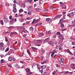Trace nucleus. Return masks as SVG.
Listing matches in <instances>:
<instances>
[{
    "instance_id": "9b49d317",
    "label": "nucleus",
    "mask_w": 75,
    "mask_h": 75,
    "mask_svg": "<svg viewBox=\"0 0 75 75\" xmlns=\"http://www.w3.org/2000/svg\"><path fill=\"white\" fill-rule=\"evenodd\" d=\"M13 13H16L17 11V9L16 8H13Z\"/></svg>"
},
{
    "instance_id": "7c9ffc66",
    "label": "nucleus",
    "mask_w": 75,
    "mask_h": 75,
    "mask_svg": "<svg viewBox=\"0 0 75 75\" xmlns=\"http://www.w3.org/2000/svg\"><path fill=\"white\" fill-rule=\"evenodd\" d=\"M10 33V31H8L7 32H5L4 33V34H8V33Z\"/></svg>"
},
{
    "instance_id": "c03bdc74",
    "label": "nucleus",
    "mask_w": 75,
    "mask_h": 75,
    "mask_svg": "<svg viewBox=\"0 0 75 75\" xmlns=\"http://www.w3.org/2000/svg\"><path fill=\"white\" fill-rule=\"evenodd\" d=\"M8 67H9V68H12V66L10 64H8Z\"/></svg>"
},
{
    "instance_id": "423d86ee",
    "label": "nucleus",
    "mask_w": 75,
    "mask_h": 75,
    "mask_svg": "<svg viewBox=\"0 0 75 75\" xmlns=\"http://www.w3.org/2000/svg\"><path fill=\"white\" fill-rule=\"evenodd\" d=\"M46 21H47V22H52L51 18H46Z\"/></svg>"
},
{
    "instance_id": "58836bf2",
    "label": "nucleus",
    "mask_w": 75,
    "mask_h": 75,
    "mask_svg": "<svg viewBox=\"0 0 75 75\" xmlns=\"http://www.w3.org/2000/svg\"><path fill=\"white\" fill-rule=\"evenodd\" d=\"M23 9H21L19 11V13H21V12H23Z\"/></svg>"
},
{
    "instance_id": "8fccbe9b",
    "label": "nucleus",
    "mask_w": 75,
    "mask_h": 75,
    "mask_svg": "<svg viewBox=\"0 0 75 75\" xmlns=\"http://www.w3.org/2000/svg\"><path fill=\"white\" fill-rule=\"evenodd\" d=\"M12 18H13V16H9V19L10 20H11Z\"/></svg>"
},
{
    "instance_id": "0e129e2a",
    "label": "nucleus",
    "mask_w": 75,
    "mask_h": 75,
    "mask_svg": "<svg viewBox=\"0 0 75 75\" xmlns=\"http://www.w3.org/2000/svg\"><path fill=\"white\" fill-rule=\"evenodd\" d=\"M74 59V57H71V58H70L71 59Z\"/></svg>"
},
{
    "instance_id": "4be33fe9",
    "label": "nucleus",
    "mask_w": 75,
    "mask_h": 75,
    "mask_svg": "<svg viewBox=\"0 0 75 75\" xmlns=\"http://www.w3.org/2000/svg\"><path fill=\"white\" fill-rule=\"evenodd\" d=\"M13 8H16V7L17 6L16 5V4H13Z\"/></svg>"
},
{
    "instance_id": "4468645a",
    "label": "nucleus",
    "mask_w": 75,
    "mask_h": 75,
    "mask_svg": "<svg viewBox=\"0 0 75 75\" xmlns=\"http://www.w3.org/2000/svg\"><path fill=\"white\" fill-rule=\"evenodd\" d=\"M14 52V50L12 49H10L9 52V54H12V53H13Z\"/></svg>"
},
{
    "instance_id": "9d476101",
    "label": "nucleus",
    "mask_w": 75,
    "mask_h": 75,
    "mask_svg": "<svg viewBox=\"0 0 75 75\" xmlns=\"http://www.w3.org/2000/svg\"><path fill=\"white\" fill-rule=\"evenodd\" d=\"M13 58H12V57L11 56H10L8 57V60L9 61H10V62H11L13 60Z\"/></svg>"
},
{
    "instance_id": "13d9d810",
    "label": "nucleus",
    "mask_w": 75,
    "mask_h": 75,
    "mask_svg": "<svg viewBox=\"0 0 75 75\" xmlns=\"http://www.w3.org/2000/svg\"><path fill=\"white\" fill-rule=\"evenodd\" d=\"M56 37H57V36L55 35H54L53 36V38H56Z\"/></svg>"
},
{
    "instance_id": "c9c22d12",
    "label": "nucleus",
    "mask_w": 75,
    "mask_h": 75,
    "mask_svg": "<svg viewBox=\"0 0 75 75\" xmlns=\"http://www.w3.org/2000/svg\"><path fill=\"white\" fill-rule=\"evenodd\" d=\"M20 29H21L22 30H25V28L24 27H20Z\"/></svg>"
},
{
    "instance_id": "39448f33",
    "label": "nucleus",
    "mask_w": 75,
    "mask_h": 75,
    "mask_svg": "<svg viewBox=\"0 0 75 75\" xmlns=\"http://www.w3.org/2000/svg\"><path fill=\"white\" fill-rule=\"evenodd\" d=\"M64 52H67V53H69V54H70L71 55L72 54V52H71V51H69V50L68 49L67 50L66 49H64Z\"/></svg>"
},
{
    "instance_id": "f3484780",
    "label": "nucleus",
    "mask_w": 75,
    "mask_h": 75,
    "mask_svg": "<svg viewBox=\"0 0 75 75\" xmlns=\"http://www.w3.org/2000/svg\"><path fill=\"white\" fill-rule=\"evenodd\" d=\"M30 22H29L27 21L25 23L23 24V25H27Z\"/></svg>"
},
{
    "instance_id": "338daca9",
    "label": "nucleus",
    "mask_w": 75,
    "mask_h": 75,
    "mask_svg": "<svg viewBox=\"0 0 75 75\" xmlns=\"http://www.w3.org/2000/svg\"><path fill=\"white\" fill-rule=\"evenodd\" d=\"M19 32L20 33H23V31H22V30H19Z\"/></svg>"
},
{
    "instance_id": "a19ab883",
    "label": "nucleus",
    "mask_w": 75,
    "mask_h": 75,
    "mask_svg": "<svg viewBox=\"0 0 75 75\" xmlns=\"http://www.w3.org/2000/svg\"><path fill=\"white\" fill-rule=\"evenodd\" d=\"M60 34H61V33H60L59 32H57V33L56 35H60Z\"/></svg>"
},
{
    "instance_id": "37998d69",
    "label": "nucleus",
    "mask_w": 75,
    "mask_h": 75,
    "mask_svg": "<svg viewBox=\"0 0 75 75\" xmlns=\"http://www.w3.org/2000/svg\"><path fill=\"white\" fill-rule=\"evenodd\" d=\"M9 4L8 3H6L5 4V6H7L8 7L9 6Z\"/></svg>"
},
{
    "instance_id": "09e8293b",
    "label": "nucleus",
    "mask_w": 75,
    "mask_h": 75,
    "mask_svg": "<svg viewBox=\"0 0 75 75\" xmlns=\"http://www.w3.org/2000/svg\"><path fill=\"white\" fill-rule=\"evenodd\" d=\"M33 1V0H28V2H29V3H31Z\"/></svg>"
},
{
    "instance_id": "cd10ccee",
    "label": "nucleus",
    "mask_w": 75,
    "mask_h": 75,
    "mask_svg": "<svg viewBox=\"0 0 75 75\" xmlns=\"http://www.w3.org/2000/svg\"><path fill=\"white\" fill-rule=\"evenodd\" d=\"M8 28L9 29V30H12L13 28V26H11L10 27H8Z\"/></svg>"
},
{
    "instance_id": "ddd939ff",
    "label": "nucleus",
    "mask_w": 75,
    "mask_h": 75,
    "mask_svg": "<svg viewBox=\"0 0 75 75\" xmlns=\"http://www.w3.org/2000/svg\"><path fill=\"white\" fill-rule=\"evenodd\" d=\"M55 52H57L56 51H53V52H52L51 55V57H53L54 56V54H55Z\"/></svg>"
},
{
    "instance_id": "49530a36",
    "label": "nucleus",
    "mask_w": 75,
    "mask_h": 75,
    "mask_svg": "<svg viewBox=\"0 0 75 75\" xmlns=\"http://www.w3.org/2000/svg\"><path fill=\"white\" fill-rule=\"evenodd\" d=\"M71 44L72 45H75V42H72Z\"/></svg>"
},
{
    "instance_id": "c85d7f7f",
    "label": "nucleus",
    "mask_w": 75,
    "mask_h": 75,
    "mask_svg": "<svg viewBox=\"0 0 75 75\" xmlns=\"http://www.w3.org/2000/svg\"><path fill=\"white\" fill-rule=\"evenodd\" d=\"M42 23H40L38 24H37L36 25H35V27L38 26V25H41V24H42Z\"/></svg>"
},
{
    "instance_id": "de8ad7c7",
    "label": "nucleus",
    "mask_w": 75,
    "mask_h": 75,
    "mask_svg": "<svg viewBox=\"0 0 75 75\" xmlns=\"http://www.w3.org/2000/svg\"><path fill=\"white\" fill-rule=\"evenodd\" d=\"M12 61H13V62H14L16 61V58L14 57H13L12 58Z\"/></svg>"
},
{
    "instance_id": "bf43d9fd",
    "label": "nucleus",
    "mask_w": 75,
    "mask_h": 75,
    "mask_svg": "<svg viewBox=\"0 0 75 75\" xmlns=\"http://www.w3.org/2000/svg\"><path fill=\"white\" fill-rule=\"evenodd\" d=\"M13 2L14 3H17V1H16L14 0L13 1Z\"/></svg>"
},
{
    "instance_id": "79ce46f5",
    "label": "nucleus",
    "mask_w": 75,
    "mask_h": 75,
    "mask_svg": "<svg viewBox=\"0 0 75 75\" xmlns=\"http://www.w3.org/2000/svg\"><path fill=\"white\" fill-rule=\"evenodd\" d=\"M9 50V48L8 47L5 50V52H7Z\"/></svg>"
},
{
    "instance_id": "6e6552de",
    "label": "nucleus",
    "mask_w": 75,
    "mask_h": 75,
    "mask_svg": "<svg viewBox=\"0 0 75 75\" xmlns=\"http://www.w3.org/2000/svg\"><path fill=\"white\" fill-rule=\"evenodd\" d=\"M39 21V19H37V20H35V19L33 20V22L32 23V24H34V23H36L37 22H38Z\"/></svg>"
},
{
    "instance_id": "052dcab7",
    "label": "nucleus",
    "mask_w": 75,
    "mask_h": 75,
    "mask_svg": "<svg viewBox=\"0 0 75 75\" xmlns=\"http://www.w3.org/2000/svg\"><path fill=\"white\" fill-rule=\"evenodd\" d=\"M5 40L6 42H7L8 41V39H7V38H6V37H5Z\"/></svg>"
},
{
    "instance_id": "a18cd8bd",
    "label": "nucleus",
    "mask_w": 75,
    "mask_h": 75,
    "mask_svg": "<svg viewBox=\"0 0 75 75\" xmlns=\"http://www.w3.org/2000/svg\"><path fill=\"white\" fill-rule=\"evenodd\" d=\"M15 67L16 68H18L20 67V66L18 65H16Z\"/></svg>"
},
{
    "instance_id": "6e6d98bb",
    "label": "nucleus",
    "mask_w": 75,
    "mask_h": 75,
    "mask_svg": "<svg viewBox=\"0 0 75 75\" xmlns=\"http://www.w3.org/2000/svg\"><path fill=\"white\" fill-rule=\"evenodd\" d=\"M33 74V72H29L28 74V75H30V74Z\"/></svg>"
},
{
    "instance_id": "7ed1b4c3",
    "label": "nucleus",
    "mask_w": 75,
    "mask_h": 75,
    "mask_svg": "<svg viewBox=\"0 0 75 75\" xmlns=\"http://www.w3.org/2000/svg\"><path fill=\"white\" fill-rule=\"evenodd\" d=\"M59 38L60 40H62V41H63L64 40V35H60L58 37Z\"/></svg>"
},
{
    "instance_id": "b1692460",
    "label": "nucleus",
    "mask_w": 75,
    "mask_h": 75,
    "mask_svg": "<svg viewBox=\"0 0 75 75\" xmlns=\"http://www.w3.org/2000/svg\"><path fill=\"white\" fill-rule=\"evenodd\" d=\"M32 11H33L32 10V9H31L30 10V11H29L28 12V14H29V15H31V13Z\"/></svg>"
},
{
    "instance_id": "f257e3e1",
    "label": "nucleus",
    "mask_w": 75,
    "mask_h": 75,
    "mask_svg": "<svg viewBox=\"0 0 75 75\" xmlns=\"http://www.w3.org/2000/svg\"><path fill=\"white\" fill-rule=\"evenodd\" d=\"M14 21L16 22L17 21V19L14 18H12V19L9 21V23L11 25H13V22H14Z\"/></svg>"
},
{
    "instance_id": "4d7b16f0",
    "label": "nucleus",
    "mask_w": 75,
    "mask_h": 75,
    "mask_svg": "<svg viewBox=\"0 0 75 75\" xmlns=\"http://www.w3.org/2000/svg\"><path fill=\"white\" fill-rule=\"evenodd\" d=\"M64 62H61V65H63L64 64Z\"/></svg>"
},
{
    "instance_id": "f704fd0d",
    "label": "nucleus",
    "mask_w": 75,
    "mask_h": 75,
    "mask_svg": "<svg viewBox=\"0 0 75 75\" xmlns=\"http://www.w3.org/2000/svg\"><path fill=\"white\" fill-rule=\"evenodd\" d=\"M71 14L69 13H68L67 15V16L68 17H69V18H71Z\"/></svg>"
},
{
    "instance_id": "e433bc0d",
    "label": "nucleus",
    "mask_w": 75,
    "mask_h": 75,
    "mask_svg": "<svg viewBox=\"0 0 75 75\" xmlns=\"http://www.w3.org/2000/svg\"><path fill=\"white\" fill-rule=\"evenodd\" d=\"M27 52H28L29 55H30V54H31V53H30V51H29V50H28V49H27Z\"/></svg>"
},
{
    "instance_id": "dca6fc26",
    "label": "nucleus",
    "mask_w": 75,
    "mask_h": 75,
    "mask_svg": "<svg viewBox=\"0 0 75 75\" xmlns=\"http://www.w3.org/2000/svg\"><path fill=\"white\" fill-rule=\"evenodd\" d=\"M59 61H61V62H64V59L62 58H60L59 59Z\"/></svg>"
},
{
    "instance_id": "72a5a7b5",
    "label": "nucleus",
    "mask_w": 75,
    "mask_h": 75,
    "mask_svg": "<svg viewBox=\"0 0 75 75\" xmlns=\"http://www.w3.org/2000/svg\"><path fill=\"white\" fill-rule=\"evenodd\" d=\"M31 19H32V18H30L29 17H28V18H26L25 19V20H31Z\"/></svg>"
},
{
    "instance_id": "603ef678",
    "label": "nucleus",
    "mask_w": 75,
    "mask_h": 75,
    "mask_svg": "<svg viewBox=\"0 0 75 75\" xmlns=\"http://www.w3.org/2000/svg\"><path fill=\"white\" fill-rule=\"evenodd\" d=\"M52 74L53 75H55V71H54L52 73Z\"/></svg>"
},
{
    "instance_id": "f8f14e48",
    "label": "nucleus",
    "mask_w": 75,
    "mask_h": 75,
    "mask_svg": "<svg viewBox=\"0 0 75 75\" xmlns=\"http://www.w3.org/2000/svg\"><path fill=\"white\" fill-rule=\"evenodd\" d=\"M34 10L36 11H41V9L39 8H36L34 9Z\"/></svg>"
},
{
    "instance_id": "680f3d73",
    "label": "nucleus",
    "mask_w": 75,
    "mask_h": 75,
    "mask_svg": "<svg viewBox=\"0 0 75 75\" xmlns=\"http://www.w3.org/2000/svg\"><path fill=\"white\" fill-rule=\"evenodd\" d=\"M41 4H42V3L40 2H39V6H41Z\"/></svg>"
},
{
    "instance_id": "aec40b11",
    "label": "nucleus",
    "mask_w": 75,
    "mask_h": 75,
    "mask_svg": "<svg viewBox=\"0 0 75 75\" xmlns=\"http://www.w3.org/2000/svg\"><path fill=\"white\" fill-rule=\"evenodd\" d=\"M30 30L31 31H33L34 30V28H33V27H31L30 28Z\"/></svg>"
},
{
    "instance_id": "c756f323",
    "label": "nucleus",
    "mask_w": 75,
    "mask_h": 75,
    "mask_svg": "<svg viewBox=\"0 0 75 75\" xmlns=\"http://www.w3.org/2000/svg\"><path fill=\"white\" fill-rule=\"evenodd\" d=\"M0 23L2 25H4V23H3V21L0 20Z\"/></svg>"
},
{
    "instance_id": "3c124183",
    "label": "nucleus",
    "mask_w": 75,
    "mask_h": 75,
    "mask_svg": "<svg viewBox=\"0 0 75 75\" xmlns=\"http://www.w3.org/2000/svg\"><path fill=\"white\" fill-rule=\"evenodd\" d=\"M62 31H67V29H62Z\"/></svg>"
},
{
    "instance_id": "bb28decb",
    "label": "nucleus",
    "mask_w": 75,
    "mask_h": 75,
    "mask_svg": "<svg viewBox=\"0 0 75 75\" xmlns=\"http://www.w3.org/2000/svg\"><path fill=\"white\" fill-rule=\"evenodd\" d=\"M1 64H3L5 62L4 61V60L3 59H1Z\"/></svg>"
},
{
    "instance_id": "864d4df0",
    "label": "nucleus",
    "mask_w": 75,
    "mask_h": 75,
    "mask_svg": "<svg viewBox=\"0 0 75 75\" xmlns=\"http://www.w3.org/2000/svg\"><path fill=\"white\" fill-rule=\"evenodd\" d=\"M48 9H46L44 11L45 13H47V12H48Z\"/></svg>"
},
{
    "instance_id": "69168bd1",
    "label": "nucleus",
    "mask_w": 75,
    "mask_h": 75,
    "mask_svg": "<svg viewBox=\"0 0 75 75\" xmlns=\"http://www.w3.org/2000/svg\"><path fill=\"white\" fill-rule=\"evenodd\" d=\"M60 66V65L58 64H57L56 65V67H59Z\"/></svg>"
},
{
    "instance_id": "5fc2aeb1",
    "label": "nucleus",
    "mask_w": 75,
    "mask_h": 75,
    "mask_svg": "<svg viewBox=\"0 0 75 75\" xmlns=\"http://www.w3.org/2000/svg\"><path fill=\"white\" fill-rule=\"evenodd\" d=\"M20 22H23V21H24V19H21L20 20Z\"/></svg>"
},
{
    "instance_id": "2eb2a0df",
    "label": "nucleus",
    "mask_w": 75,
    "mask_h": 75,
    "mask_svg": "<svg viewBox=\"0 0 75 75\" xmlns=\"http://www.w3.org/2000/svg\"><path fill=\"white\" fill-rule=\"evenodd\" d=\"M26 72L28 73L30 72V69L28 68H27L25 69Z\"/></svg>"
},
{
    "instance_id": "6ab92c4d",
    "label": "nucleus",
    "mask_w": 75,
    "mask_h": 75,
    "mask_svg": "<svg viewBox=\"0 0 75 75\" xmlns=\"http://www.w3.org/2000/svg\"><path fill=\"white\" fill-rule=\"evenodd\" d=\"M4 46V43L3 42H1L0 43V47H3Z\"/></svg>"
},
{
    "instance_id": "0eeeda50",
    "label": "nucleus",
    "mask_w": 75,
    "mask_h": 75,
    "mask_svg": "<svg viewBox=\"0 0 75 75\" xmlns=\"http://www.w3.org/2000/svg\"><path fill=\"white\" fill-rule=\"evenodd\" d=\"M60 17H61V15H57L54 18V20H56L57 19H59V18H60Z\"/></svg>"
},
{
    "instance_id": "473e14b6",
    "label": "nucleus",
    "mask_w": 75,
    "mask_h": 75,
    "mask_svg": "<svg viewBox=\"0 0 75 75\" xmlns=\"http://www.w3.org/2000/svg\"><path fill=\"white\" fill-rule=\"evenodd\" d=\"M70 14L71 16H73L75 14V13L72 12L70 13Z\"/></svg>"
},
{
    "instance_id": "a211bd4d",
    "label": "nucleus",
    "mask_w": 75,
    "mask_h": 75,
    "mask_svg": "<svg viewBox=\"0 0 75 75\" xmlns=\"http://www.w3.org/2000/svg\"><path fill=\"white\" fill-rule=\"evenodd\" d=\"M44 34L42 33H41L39 34L38 35L39 36V37H41L43 36L44 35Z\"/></svg>"
},
{
    "instance_id": "5701e85b",
    "label": "nucleus",
    "mask_w": 75,
    "mask_h": 75,
    "mask_svg": "<svg viewBox=\"0 0 75 75\" xmlns=\"http://www.w3.org/2000/svg\"><path fill=\"white\" fill-rule=\"evenodd\" d=\"M46 66L45 65H43V66H41V68L42 69H45L46 68Z\"/></svg>"
},
{
    "instance_id": "4c0bfd02",
    "label": "nucleus",
    "mask_w": 75,
    "mask_h": 75,
    "mask_svg": "<svg viewBox=\"0 0 75 75\" xmlns=\"http://www.w3.org/2000/svg\"><path fill=\"white\" fill-rule=\"evenodd\" d=\"M45 52V50H42V54H44Z\"/></svg>"
},
{
    "instance_id": "393cba45",
    "label": "nucleus",
    "mask_w": 75,
    "mask_h": 75,
    "mask_svg": "<svg viewBox=\"0 0 75 75\" xmlns=\"http://www.w3.org/2000/svg\"><path fill=\"white\" fill-rule=\"evenodd\" d=\"M32 49L33 51H36V50H38V49H37V48L35 47H32Z\"/></svg>"
},
{
    "instance_id": "f03ea898",
    "label": "nucleus",
    "mask_w": 75,
    "mask_h": 75,
    "mask_svg": "<svg viewBox=\"0 0 75 75\" xmlns=\"http://www.w3.org/2000/svg\"><path fill=\"white\" fill-rule=\"evenodd\" d=\"M34 43H36V44H38L39 43H41L42 42V40H36L35 41H33Z\"/></svg>"
},
{
    "instance_id": "20e7f679",
    "label": "nucleus",
    "mask_w": 75,
    "mask_h": 75,
    "mask_svg": "<svg viewBox=\"0 0 75 75\" xmlns=\"http://www.w3.org/2000/svg\"><path fill=\"white\" fill-rule=\"evenodd\" d=\"M70 68H72V70H74V69H75V64L73 63L71 64L70 66Z\"/></svg>"
},
{
    "instance_id": "412c9836",
    "label": "nucleus",
    "mask_w": 75,
    "mask_h": 75,
    "mask_svg": "<svg viewBox=\"0 0 75 75\" xmlns=\"http://www.w3.org/2000/svg\"><path fill=\"white\" fill-rule=\"evenodd\" d=\"M48 44H50V45H53V42L52 41H49L48 42Z\"/></svg>"
},
{
    "instance_id": "2f4dec72",
    "label": "nucleus",
    "mask_w": 75,
    "mask_h": 75,
    "mask_svg": "<svg viewBox=\"0 0 75 75\" xmlns=\"http://www.w3.org/2000/svg\"><path fill=\"white\" fill-rule=\"evenodd\" d=\"M60 25L61 28H63L64 27V25L62 23Z\"/></svg>"
},
{
    "instance_id": "ea45409f",
    "label": "nucleus",
    "mask_w": 75,
    "mask_h": 75,
    "mask_svg": "<svg viewBox=\"0 0 75 75\" xmlns=\"http://www.w3.org/2000/svg\"><path fill=\"white\" fill-rule=\"evenodd\" d=\"M66 7H67V6H63L62 7V8H64V9H65L66 8Z\"/></svg>"
},
{
    "instance_id": "a878e982",
    "label": "nucleus",
    "mask_w": 75,
    "mask_h": 75,
    "mask_svg": "<svg viewBox=\"0 0 75 75\" xmlns=\"http://www.w3.org/2000/svg\"><path fill=\"white\" fill-rule=\"evenodd\" d=\"M37 67L38 69H40V65L38 64H37Z\"/></svg>"
},
{
    "instance_id": "e2e57ef3",
    "label": "nucleus",
    "mask_w": 75,
    "mask_h": 75,
    "mask_svg": "<svg viewBox=\"0 0 75 75\" xmlns=\"http://www.w3.org/2000/svg\"><path fill=\"white\" fill-rule=\"evenodd\" d=\"M72 23H73V24H74V23H75V20H74V21H72Z\"/></svg>"
},
{
    "instance_id": "1a4fd4ad",
    "label": "nucleus",
    "mask_w": 75,
    "mask_h": 75,
    "mask_svg": "<svg viewBox=\"0 0 75 75\" xmlns=\"http://www.w3.org/2000/svg\"><path fill=\"white\" fill-rule=\"evenodd\" d=\"M49 41H50V38H48L44 40L43 42L44 43H45V42H47Z\"/></svg>"
},
{
    "instance_id": "774afa93",
    "label": "nucleus",
    "mask_w": 75,
    "mask_h": 75,
    "mask_svg": "<svg viewBox=\"0 0 75 75\" xmlns=\"http://www.w3.org/2000/svg\"><path fill=\"white\" fill-rule=\"evenodd\" d=\"M43 75H46V72H44V73L42 74Z\"/></svg>"
}]
</instances>
